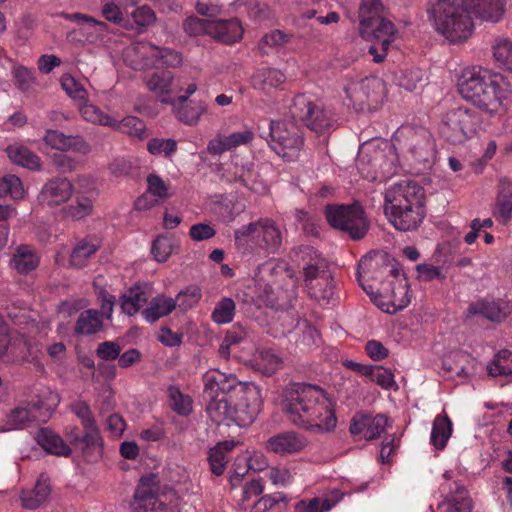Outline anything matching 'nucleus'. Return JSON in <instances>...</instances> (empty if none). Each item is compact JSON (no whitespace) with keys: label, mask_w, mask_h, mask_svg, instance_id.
Listing matches in <instances>:
<instances>
[{"label":"nucleus","mask_w":512,"mask_h":512,"mask_svg":"<svg viewBox=\"0 0 512 512\" xmlns=\"http://www.w3.org/2000/svg\"><path fill=\"white\" fill-rule=\"evenodd\" d=\"M474 314H480L483 317L496 322H501L505 319L506 314L495 302L482 301L470 307Z\"/></svg>","instance_id":"56"},{"label":"nucleus","mask_w":512,"mask_h":512,"mask_svg":"<svg viewBox=\"0 0 512 512\" xmlns=\"http://www.w3.org/2000/svg\"><path fill=\"white\" fill-rule=\"evenodd\" d=\"M155 477H142L134 493L133 512H179L180 498L175 491L154 494Z\"/></svg>","instance_id":"10"},{"label":"nucleus","mask_w":512,"mask_h":512,"mask_svg":"<svg viewBox=\"0 0 512 512\" xmlns=\"http://www.w3.org/2000/svg\"><path fill=\"white\" fill-rule=\"evenodd\" d=\"M427 12L436 31L450 42H461L471 36L472 18L456 0H431Z\"/></svg>","instance_id":"5"},{"label":"nucleus","mask_w":512,"mask_h":512,"mask_svg":"<svg viewBox=\"0 0 512 512\" xmlns=\"http://www.w3.org/2000/svg\"><path fill=\"white\" fill-rule=\"evenodd\" d=\"M289 114L296 122L303 123L316 133L324 132L333 124L332 114L322 103L306 94H299L293 98Z\"/></svg>","instance_id":"12"},{"label":"nucleus","mask_w":512,"mask_h":512,"mask_svg":"<svg viewBox=\"0 0 512 512\" xmlns=\"http://www.w3.org/2000/svg\"><path fill=\"white\" fill-rule=\"evenodd\" d=\"M359 32L365 40L377 42L384 46L391 45L398 35L394 24L383 16L360 20Z\"/></svg>","instance_id":"21"},{"label":"nucleus","mask_w":512,"mask_h":512,"mask_svg":"<svg viewBox=\"0 0 512 512\" xmlns=\"http://www.w3.org/2000/svg\"><path fill=\"white\" fill-rule=\"evenodd\" d=\"M283 412L293 425L315 433L336 428L335 403L321 387L292 383L283 393Z\"/></svg>","instance_id":"1"},{"label":"nucleus","mask_w":512,"mask_h":512,"mask_svg":"<svg viewBox=\"0 0 512 512\" xmlns=\"http://www.w3.org/2000/svg\"><path fill=\"white\" fill-rule=\"evenodd\" d=\"M452 433V422L448 416H437L431 431V443L438 449L445 447Z\"/></svg>","instance_id":"44"},{"label":"nucleus","mask_w":512,"mask_h":512,"mask_svg":"<svg viewBox=\"0 0 512 512\" xmlns=\"http://www.w3.org/2000/svg\"><path fill=\"white\" fill-rule=\"evenodd\" d=\"M480 124L481 117L475 110L459 106L443 115L441 133L452 143H462L477 134Z\"/></svg>","instance_id":"11"},{"label":"nucleus","mask_w":512,"mask_h":512,"mask_svg":"<svg viewBox=\"0 0 512 512\" xmlns=\"http://www.w3.org/2000/svg\"><path fill=\"white\" fill-rule=\"evenodd\" d=\"M147 150L154 156L170 158L177 151V142L171 138H152L147 143Z\"/></svg>","instance_id":"54"},{"label":"nucleus","mask_w":512,"mask_h":512,"mask_svg":"<svg viewBox=\"0 0 512 512\" xmlns=\"http://www.w3.org/2000/svg\"><path fill=\"white\" fill-rule=\"evenodd\" d=\"M487 371L492 377L503 376L512 379V352L502 350L496 354L488 364Z\"/></svg>","instance_id":"45"},{"label":"nucleus","mask_w":512,"mask_h":512,"mask_svg":"<svg viewBox=\"0 0 512 512\" xmlns=\"http://www.w3.org/2000/svg\"><path fill=\"white\" fill-rule=\"evenodd\" d=\"M205 394L229 395L230 398L255 402L262 400L259 388L253 383L241 382L233 374H226L218 369H211L204 375Z\"/></svg>","instance_id":"9"},{"label":"nucleus","mask_w":512,"mask_h":512,"mask_svg":"<svg viewBox=\"0 0 512 512\" xmlns=\"http://www.w3.org/2000/svg\"><path fill=\"white\" fill-rule=\"evenodd\" d=\"M178 248L175 238L168 235H159L152 243L151 253L157 262H166Z\"/></svg>","instance_id":"46"},{"label":"nucleus","mask_w":512,"mask_h":512,"mask_svg":"<svg viewBox=\"0 0 512 512\" xmlns=\"http://www.w3.org/2000/svg\"><path fill=\"white\" fill-rule=\"evenodd\" d=\"M425 81V73L419 68L404 71L398 79L399 85L408 91L417 89Z\"/></svg>","instance_id":"59"},{"label":"nucleus","mask_w":512,"mask_h":512,"mask_svg":"<svg viewBox=\"0 0 512 512\" xmlns=\"http://www.w3.org/2000/svg\"><path fill=\"white\" fill-rule=\"evenodd\" d=\"M235 302L229 297L222 298L216 303L211 314V319L216 324L222 325L230 323L235 315Z\"/></svg>","instance_id":"51"},{"label":"nucleus","mask_w":512,"mask_h":512,"mask_svg":"<svg viewBox=\"0 0 512 512\" xmlns=\"http://www.w3.org/2000/svg\"><path fill=\"white\" fill-rule=\"evenodd\" d=\"M458 90L465 100L489 114L503 108L511 94V86L502 74L481 67L464 69L458 80Z\"/></svg>","instance_id":"3"},{"label":"nucleus","mask_w":512,"mask_h":512,"mask_svg":"<svg viewBox=\"0 0 512 512\" xmlns=\"http://www.w3.org/2000/svg\"><path fill=\"white\" fill-rule=\"evenodd\" d=\"M368 377L370 380L384 389L396 388L393 373L381 366H372Z\"/></svg>","instance_id":"61"},{"label":"nucleus","mask_w":512,"mask_h":512,"mask_svg":"<svg viewBox=\"0 0 512 512\" xmlns=\"http://www.w3.org/2000/svg\"><path fill=\"white\" fill-rule=\"evenodd\" d=\"M73 192V184L67 178L55 177L43 185L38 202L47 207L59 206L69 200Z\"/></svg>","instance_id":"22"},{"label":"nucleus","mask_w":512,"mask_h":512,"mask_svg":"<svg viewBox=\"0 0 512 512\" xmlns=\"http://www.w3.org/2000/svg\"><path fill=\"white\" fill-rule=\"evenodd\" d=\"M79 112L82 118L92 124L109 126L112 119L109 115L105 114L100 108L88 102L78 104Z\"/></svg>","instance_id":"50"},{"label":"nucleus","mask_w":512,"mask_h":512,"mask_svg":"<svg viewBox=\"0 0 512 512\" xmlns=\"http://www.w3.org/2000/svg\"><path fill=\"white\" fill-rule=\"evenodd\" d=\"M9 159L20 166L31 170H38L41 167L40 158L22 145H12L7 148Z\"/></svg>","instance_id":"37"},{"label":"nucleus","mask_w":512,"mask_h":512,"mask_svg":"<svg viewBox=\"0 0 512 512\" xmlns=\"http://www.w3.org/2000/svg\"><path fill=\"white\" fill-rule=\"evenodd\" d=\"M243 28L237 19L211 20L209 36L225 44L239 41L243 35Z\"/></svg>","instance_id":"29"},{"label":"nucleus","mask_w":512,"mask_h":512,"mask_svg":"<svg viewBox=\"0 0 512 512\" xmlns=\"http://www.w3.org/2000/svg\"><path fill=\"white\" fill-rule=\"evenodd\" d=\"M447 512H472L473 502L464 486L455 483V490L447 498Z\"/></svg>","instance_id":"43"},{"label":"nucleus","mask_w":512,"mask_h":512,"mask_svg":"<svg viewBox=\"0 0 512 512\" xmlns=\"http://www.w3.org/2000/svg\"><path fill=\"white\" fill-rule=\"evenodd\" d=\"M422 187L410 180L393 184L384 194V212L388 221L399 231L416 230L426 211Z\"/></svg>","instance_id":"4"},{"label":"nucleus","mask_w":512,"mask_h":512,"mask_svg":"<svg viewBox=\"0 0 512 512\" xmlns=\"http://www.w3.org/2000/svg\"><path fill=\"white\" fill-rule=\"evenodd\" d=\"M147 192L163 201L171 196L169 188L161 177L156 174H150L147 177Z\"/></svg>","instance_id":"62"},{"label":"nucleus","mask_w":512,"mask_h":512,"mask_svg":"<svg viewBox=\"0 0 512 512\" xmlns=\"http://www.w3.org/2000/svg\"><path fill=\"white\" fill-rule=\"evenodd\" d=\"M396 140L415 164L426 167L433 162L435 156L434 143L431 134L427 130L403 127L398 131Z\"/></svg>","instance_id":"15"},{"label":"nucleus","mask_w":512,"mask_h":512,"mask_svg":"<svg viewBox=\"0 0 512 512\" xmlns=\"http://www.w3.org/2000/svg\"><path fill=\"white\" fill-rule=\"evenodd\" d=\"M43 141L53 149L59 151L73 150L78 153L90 152V145L81 136L65 135L57 130H47Z\"/></svg>","instance_id":"25"},{"label":"nucleus","mask_w":512,"mask_h":512,"mask_svg":"<svg viewBox=\"0 0 512 512\" xmlns=\"http://www.w3.org/2000/svg\"><path fill=\"white\" fill-rule=\"evenodd\" d=\"M37 443L48 453L68 457L72 450L64 440L48 428L41 429L36 437Z\"/></svg>","instance_id":"33"},{"label":"nucleus","mask_w":512,"mask_h":512,"mask_svg":"<svg viewBox=\"0 0 512 512\" xmlns=\"http://www.w3.org/2000/svg\"><path fill=\"white\" fill-rule=\"evenodd\" d=\"M50 492L49 484L46 481L38 480L33 489L21 493V504L26 509H38L47 502Z\"/></svg>","instance_id":"36"},{"label":"nucleus","mask_w":512,"mask_h":512,"mask_svg":"<svg viewBox=\"0 0 512 512\" xmlns=\"http://www.w3.org/2000/svg\"><path fill=\"white\" fill-rule=\"evenodd\" d=\"M175 308L176 301L173 298L158 295L152 298L148 307L142 311V316L147 322L153 323L170 314Z\"/></svg>","instance_id":"35"},{"label":"nucleus","mask_w":512,"mask_h":512,"mask_svg":"<svg viewBox=\"0 0 512 512\" xmlns=\"http://www.w3.org/2000/svg\"><path fill=\"white\" fill-rule=\"evenodd\" d=\"M103 326L99 311L89 309L83 311L76 322L75 331L83 335H91L98 332Z\"/></svg>","instance_id":"42"},{"label":"nucleus","mask_w":512,"mask_h":512,"mask_svg":"<svg viewBox=\"0 0 512 512\" xmlns=\"http://www.w3.org/2000/svg\"><path fill=\"white\" fill-rule=\"evenodd\" d=\"M201 298V290L197 287H191L186 289L185 291H181L177 294L176 306L182 310H188L195 306Z\"/></svg>","instance_id":"64"},{"label":"nucleus","mask_w":512,"mask_h":512,"mask_svg":"<svg viewBox=\"0 0 512 512\" xmlns=\"http://www.w3.org/2000/svg\"><path fill=\"white\" fill-rule=\"evenodd\" d=\"M61 17L75 23L76 27L67 32V39L71 43L85 45H100L108 33L109 26L90 15L83 13H62Z\"/></svg>","instance_id":"14"},{"label":"nucleus","mask_w":512,"mask_h":512,"mask_svg":"<svg viewBox=\"0 0 512 512\" xmlns=\"http://www.w3.org/2000/svg\"><path fill=\"white\" fill-rule=\"evenodd\" d=\"M173 79L174 75L171 71L160 70L147 76L145 82L147 88L159 97L162 103H171L175 106V102L170 97Z\"/></svg>","instance_id":"32"},{"label":"nucleus","mask_w":512,"mask_h":512,"mask_svg":"<svg viewBox=\"0 0 512 512\" xmlns=\"http://www.w3.org/2000/svg\"><path fill=\"white\" fill-rule=\"evenodd\" d=\"M110 127L139 140L145 137L146 126L144 122L134 116H127L121 121L112 119Z\"/></svg>","instance_id":"40"},{"label":"nucleus","mask_w":512,"mask_h":512,"mask_svg":"<svg viewBox=\"0 0 512 512\" xmlns=\"http://www.w3.org/2000/svg\"><path fill=\"white\" fill-rule=\"evenodd\" d=\"M49 415L48 410L38 403H21L7 415L6 426L8 430L23 429L34 423L46 422Z\"/></svg>","instance_id":"20"},{"label":"nucleus","mask_w":512,"mask_h":512,"mask_svg":"<svg viewBox=\"0 0 512 512\" xmlns=\"http://www.w3.org/2000/svg\"><path fill=\"white\" fill-rule=\"evenodd\" d=\"M169 404L174 412L179 415L187 416L192 411V400L188 395H184L178 387L170 386L167 389Z\"/></svg>","instance_id":"49"},{"label":"nucleus","mask_w":512,"mask_h":512,"mask_svg":"<svg viewBox=\"0 0 512 512\" xmlns=\"http://www.w3.org/2000/svg\"><path fill=\"white\" fill-rule=\"evenodd\" d=\"M388 424V418L383 414L371 416L367 414H356L350 424L352 435L362 434L366 440H374L380 437Z\"/></svg>","instance_id":"23"},{"label":"nucleus","mask_w":512,"mask_h":512,"mask_svg":"<svg viewBox=\"0 0 512 512\" xmlns=\"http://www.w3.org/2000/svg\"><path fill=\"white\" fill-rule=\"evenodd\" d=\"M97 251V245L87 240H80L71 252L70 264L81 268L88 259Z\"/></svg>","instance_id":"52"},{"label":"nucleus","mask_w":512,"mask_h":512,"mask_svg":"<svg viewBox=\"0 0 512 512\" xmlns=\"http://www.w3.org/2000/svg\"><path fill=\"white\" fill-rule=\"evenodd\" d=\"M334 503H331L329 499L321 501L319 498H312L309 501H299L296 504V512H327L329 511Z\"/></svg>","instance_id":"63"},{"label":"nucleus","mask_w":512,"mask_h":512,"mask_svg":"<svg viewBox=\"0 0 512 512\" xmlns=\"http://www.w3.org/2000/svg\"><path fill=\"white\" fill-rule=\"evenodd\" d=\"M11 264L19 273L27 274L38 266L39 258L30 247L22 246L17 249Z\"/></svg>","instance_id":"39"},{"label":"nucleus","mask_w":512,"mask_h":512,"mask_svg":"<svg viewBox=\"0 0 512 512\" xmlns=\"http://www.w3.org/2000/svg\"><path fill=\"white\" fill-rule=\"evenodd\" d=\"M147 289L135 285L126 291L120 298L122 312L128 316H133L142 308L149 299Z\"/></svg>","instance_id":"34"},{"label":"nucleus","mask_w":512,"mask_h":512,"mask_svg":"<svg viewBox=\"0 0 512 512\" xmlns=\"http://www.w3.org/2000/svg\"><path fill=\"white\" fill-rule=\"evenodd\" d=\"M286 75L283 71L273 67H262L257 69L251 76V85L255 90L270 94L286 82Z\"/></svg>","instance_id":"27"},{"label":"nucleus","mask_w":512,"mask_h":512,"mask_svg":"<svg viewBox=\"0 0 512 512\" xmlns=\"http://www.w3.org/2000/svg\"><path fill=\"white\" fill-rule=\"evenodd\" d=\"M174 111L176 118L187 124L193 125L198 122L201 115L206 112V105L203 102L180 103Z\"/></svg>","instance_id":"47"},{"label":"nucleus","mask_w":512,"mask_h":512,"mask_svg":"<svg viewBox=\"0 0 512 512\" xmlns=\"http://www.w3.org/2000/svg\"><path fill=\"white\" fill-rule=\"evenodd\" d=\"M291 35L283 33L280 30H273L265 34L258 43V48L263 53L267 54L269 49H276L283 47L290 42Z\"/></svg>","instance_id":"55"},{"label":"nucleus","mask_w":512,"mask_h":512,"mask_svg":"<svg viewBox=\"0 0 512 512\" xmlns=\"http://www.w3.org/2000/svg\"><path fill=\"white\" fill-rule=\"evenodd\" d=\"M11 196L21 199L24 196V188L21 180L15 175H6L0 179V197Z\"/></svg>","instance_id":"57"},{"label":"nucleus","mask_w":512,"mask_h":512,"mask_svg":"<svg viewBox=\"0 0 512 512\" xmlns=\"http://www.w3.org/2000/svg\"><path fill=\"white\" fill-rule=\"evenodd\" d=\"M160 49L146 42L132 44L126 49V56L132 57L131 63L135 69L156 65Z\"/></svg>","instance_id":"30"},{"label":"nucleus","mask_w":512,"mask_h":512,"mask_svg":"<svg viewBox=\"0 0 512 512\" xmlns=\"http://www.w3.org/2000/svg\"><path fill=\"white\" fill-rule=\"evenodd\" d=\"M78 195L75 202L62 209L63 217L71 220H81L92 214L93 200L98 195L96 187L87 178H79L77 181Z\"/></svg>","instance_id":"19"},{"label":"nucleus","mask_w":512,"mask_h":512,"mask_svg":"<svg viewBox=\"0 0 512 512\" xmlns=\"http://www.w3.org/2000/svg\"><path fill=\"white\" fill-rule=\"evenodd\" d=\"M85 434L80 437L76 435L72 444L79 447L88 461H97L102 456L103 441L97 425L91 428H84Z\"/></svg>","instance_id":"28"},{"label":"nucleus","mask_w":512,"mask_h":512,"mask_svg":"<svg viewBox=\"0 0 512 512\" xmlns=\"http://www.w3.org/2000/svg\"><path fill=\"white\" fill-rule=\"evenodd\" d=\"M253 137L254 134L249 129L234 132L228 136L218 134L209 141L207 151L212 155H221L226 151L250 143Z\"/></svg>","instance_id":"26"},{"label":"nucleus","mask_w":512,"mask_h":512,"mask_svg":"<svg viewBox=\"0 0 512 512\" xmlns=\"http://www.w3.org/2000/svg\"><path fill=\"white\" fill-rule=\"evenodd\" d=\"M352 106L359 112L377 108L384 93V83L378 77H366L348 84L345 89Z\"/></svg>","instance_id":"18"},{"label":"nucleus","mask_w":512,"mask_h":512,"mask_svg":"<svg viewBox=\"0 0 512 512\" xmlns=\"http://www.w3.org/2000/svg\"><path fill=\"white\" fill-rule=\"evenodd\" d=\"M61 86L67 95L72 98L77 105L88 100V92L84 86L73 76L67 74L61 77Z\"/></svg>","instance_id":"53"},{"label":"nucleus","mask_w":512,"mask_h":512,"mask_svg":"<svg viewBox=\"0 0 512 512\" xmlns=\"http://www.w3.org/2000/svg\"><path fill=\"white\" fill-rule=\"evenodd\" d=\"M281 359L271 349L259 350L253 358V367L266 376L274 374L281 367Z\"/></svg>","instance_id":"38"},{"label":"nucleus","mask_w":512,"mask_h":512,"mask_svg":"<svg viewBox=\"0 0 512 512\" xmlns=\"http://www.w3.org/2000/svg\"><path fill=\"white\" fill-rule=\"evenodd\" d=\"M463 8L475 16L488 21L497 22L503 7L500 0H462Z\"/></svg>","instance_id":"31"},{"label":"nucleus","mask_w":512,"mask_h":512,"mask_svg":"<svg viewBox=\"0 0 512 512\" xmlns=\"http://www.w3.org/2000/svg\"><path fill=\"white\" fill-rule=\"evenodd\" d=\"M269 129L271 149L287 161L297 159L303 146V139L296 124L286 120L271 121Z\"/></svg>","instance_id":"16"},{"label":"nucleus","mask_w":512,"mask_h":512,"mask_svg":"<svg viewBox=\"0 0 512 512\" xmlns=\"http://www.w3.org/2000/svg\"><path fill=\"white\" fill-rule=\"evenodd\" d=\"M248 237H256L260 247L269 252H276L282 244V233L276 223L269 218H261L241 226L234 233L235 243L242 246Z\"/></svg>","instance_id":"17"},{"label":"nucleus","mask_w":512,"mask_h":512,"mask_svg":"<svg viewBox=\"0 0 512 512\" xmlns=\"http://www.w3.org/2000/svg\"><path fill=\"white\" fill-rule=\"evenodd\" d=\"M358 281L371 300L384 312L394 314L410 303L406 276L397 269H388L380 254H368L358 264Z\"/></svg>","instance_id":"2"},{"label":"nucleus","mask_w":512,"mask_h":512,"mask_svg":"<svg viewBox=\"0 0 512 512\" xmlns=\"http://www.w3.org/2000/svg\"><path fill=\"white\" fill-rule=\"evenodd\" d=\"M70 410L79 418L83 428L96 425L90 406L85 401L80 399L74 401L70 404Z\"/></svg>","instance_id":"60"},{"label":"nucleus","mask_w":512,"mask_h":512,"mask_svg":"<svg viewBox=\"0 0 512 512\" xmlns=\"http://www.w3.org/2000/svg\"><path fill=\"white\" fill-rule=\"evenodd\" d=\"M234 180L242 183L243 186L253 191H258L257 187V173L254 169L253 162H245L239 164L237 161L234 163Z\"/></svg>","instance_id":"48"},{"label":"nucleus","mask_w":512,"mask_h":512,"mask_svg":"<svg viewBox=\"0 0 512 512\" xmlns=\"http://www.w3.org/2000/svg\"><path fill=\"white\" fill-rule=\"evenodd\" d=\"M264 487L259 480H253L243 487L242 495L239 500L240 508L245 512H250L252 504L250 502L262 494Z\"/></svg>","instance_id":"58"},{"label":"nucleus","mask_w":512,"mask_h":512,"mask_svg":"<svg viewBox=\"0 0 512 512\" xmlns=\"http://www.w3.org/2000/svg\"><path fill=\"white\" fill-rule=\"evenodd\" d=\"M302 260L305 283L312 298L327 301L333 294L325 271V261L312 247L302 246L298 251Z\"/></svg>","instance_id":"8"},{"label":"nucleus","mask_w":512,"mask_h":512,"mask_svg":"<svg viewBox=\"0 0 512 512\" xmlns=\"http://www.w3.org/2000/svg\"><path fill=\"white\" fill-rule=\"evenodd\" d=\"M307 444L305 436L294 431H287L270 437L265 447L270 452L284 456L301 452Z\"/></svg>","instance_id":"24"},{"label":"nucleus","mask_w":512,"mask_h":512,"mask_svg":"<svg viewBox=\"0 0 512 512\" xmlns=\"http://www.w3.org/2000/svg\"><path fill=\"white\" fill-rule=\"evenodd\" d=\"M326 219L335 229L347 233L352 239H362L368 232L369 223L359 204L328 206Z\"/></svg>","instance_id":"13"},{"label":"nucleus","mask_w":512,"mask_h":512,"mask_svg":"<svg viewBox=\"0 0 512 512\" xmlns=\"http://www.w3.org/2000/svg\"><path fill=\"white\" fill-rule=\"evenodd\" d=\"M492 51L498 66L512 72V41L506 37H497L492 44Z\"/></svg>","instance_id":"41"},{"label":"nucleus","mask_w":512,"mask_h":512,"mask_svg":"<svg viewBox=\"0 0 512 512\" xmlns=\"http://www.w3.org/2000/svg\"><path fill=\"white\" fill-rule=\"evenodd\" d=\"M397 153L394 145L387 141L365 142L359 149L357 168L361 175L371 181H383L397 171Z\"/></svg>","instance_id":"6"},{"label":"nucleus","mask_w":512,"mask_h":512,"mask_svg":"<svg viewBox=\"0 0 512 512\" xmlns=\"http://www.w3.org/2000/svg\"><path fill=\"white\" fill-rule=\"evenodd\" d=\"M206 397L209 399L206 413L211 421L217 425L248 426L256 419L262 404V400H256L252 403L239 400V398H227V396L219 393Z\"/></svg>","instance_id":"7"}]
</instances>
